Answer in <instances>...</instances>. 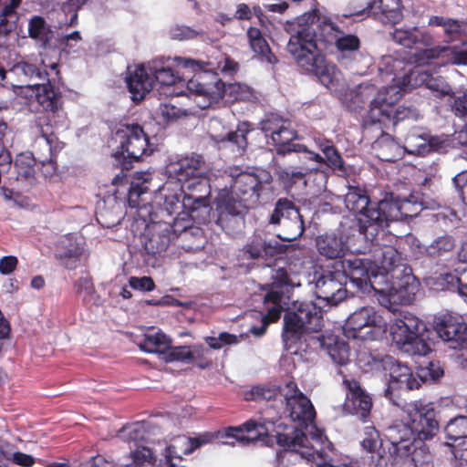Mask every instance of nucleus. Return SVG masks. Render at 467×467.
<instances>
[{
    "label": "nucleus",
    "mask_w": 467,
    "mask_h": 467,
    "mask_svg": "<svg viewBox=\"0 0 467 467\" xmlns=\"http://www.w3.org/2000/svg\"><path fill=\"white\" fill-rule=\"evenodd\" d=\"M297 24L300 28L291 35L286 46L287 52L301 69L316 76L322 85L327 88L334 86L337 67L327 60L317 47V41L326 45L334 44L341 30L329 19L321 18L317 9L297 17Z\"/></svg>",
    "instance_id": "1"
},
{
    "label": "nucleus",
    "mask_w": 467,
    "mask_h": 467,
    "mask_svg": "<svg viewBox=\"0 0 467 467\" xmlns=\"http://www.w3.org/2000/svg\"><path fill=\"white\" fill-rule=\"evenodd\" d=\"M406 415L408 425H397L389 428V439L395 452L400 449L410 451L411 438L416 435L420 440L431 439L439 431L436 410L431 402L418 400L410 402Z\"/></svg>",
    "instance_id": "2"
},
{
    "label": "nucleus",
    "mask_w": 467,
    "mask_h": 467,
    "mask_svg": "<svg viewBox=\"0 0 467 467\" xmlns=\"http://www.w3.org/2000/svg\"><path fill=\"white\" fill-rule=\"evenodd\" d=\"M345 205L356 216L358 231L365 240L375 242L386 234V219L380 201L372 202L365 189L350 186L345 195Z\"/></svg>",
    "instance_id": "3"
},
{
    "label": "nucleus",
    "mask_w": 467,
    "mask_h": 467,
    "mask_svg": "<svg viewBox=\"0 0 467 467\" xmlns=\"http://www.w3.org/2000/svg\"><path fill=\"white\" fill-rule=\"evenodd\" d=\"M115 140L119 146L113 154L117 166L121 169V177L116 175L112 180L113 184H118L126 175L124 171L132 168V163L140 161L143 155H150L153 149L150 147L149 136L139 124H125L115 132Z\"/></svg>",
    "instance_id": "4"
},
{
    "label": "nucleus",
    "mask_w": 467,
    "mask_h": 467,
    "mask_svg": "<svg viewBox=\"0 0 467 467\" xmlns=\"http://www.w3.org/2000/svg\"><path fill=\"white\" fill-rule=\"evenodd\" d=\"M401 99V93L398 87L389 86L379 90L369 103V109L366 116V121L374 125L379 124L380 128L397 126L404 120H416L419 117L418 110L413 107H396Z\"/></svg>",
    "instance_id": "5"
},
{
    "label": "nucleus",
    "mask_w": 467,
    "mask_h": 467,
    "mask_svg": "<svg viewBox=\"0 0 467 467\" xmlns=\"http://www.w3.org/2000/svg\"><path fill=\"white\" fill-rule=\"evenodd\" d=\"M323 327L322 308L313 302H301L284 315L282 338L287 349L292 348L306 333L319 332Z\"/></svg>",
    "instance_id": "6"
},
{
    "label": "nucleus",
    "mask_w": 467,
    "mask_h": 467,
    "mask_svg": "<svg viewBox=\"0 0 467 467\" xmlns=\"http://www.w3.org/2000/svg\"><path fill=\"white\" fill-rule=\"evenodd\" d=\"M187 89L192 95L202 98L203 101H197L200 108L205 109L213 103L223 99L225 103L233 104L236 101L250 100L253 89L241 83L225 84L216 76L211 82L201 81L199 78H191L187 82Z\"/></svg>",
    "instance_id": "7"
},
{
    "label": "nucleus",
    "mask_w": 467,
    "mask_h": 467,
    "mask_svg": "<svg viewBox=\"0 0 467 467\" xmlns=\"http://www.w3.org/2000/svg\"><path fill=\"white\" fill-rule=\"evenodd\" d=\"M149 69L155 81L161 87H172L184 82V74L189 72L211 71L214 67L211 62L187 57H158L149 63Z\"/></svg>",
    "instance_id": "8"
},
{
    "label": "nucleus",
    "mask_w": 467,
    "mask_h": 467,
    "mask_svg": "<svg viewBox=\"0 0 467 467\" xmlns=\"http://www.w3.org/2000/svg\"><path fill=\"white\" fill-rule=\"evenodd\" d=\"M423 323L411 315L396 318L389 325V335L396 347L409 355L425 356L431 348L420 333Z\"/></svg>",
    "instance_id": "9"
},
{
    "label": "nucleus",
    "mask_w": 467,
    "mask_h": 467,
    "mask_svg": "<svg viewBox=\"0 0 467 467\" xmlns=\"http://www.w3.org/2000/svg\"><path fill=\"white\" fill-rule=\"evenodd\" d=\"M387 332V321L371 306H363L352 313L343 326L348 338L377 340Z\"/></svg>",
    "instance_id": "10"
},
{
    "label": "nucleus",
    "mask_w": 467,
    "mask_h": 467,
    "mask_svg": "<svg viewBox=\"0 0 467 467\" xmlns=\"http://www.w3.org/2000/svg\"><path fill=\"white\" fill-rule=\"evenodd\" d=\"M260 129L267 138L268 144L275 148L277 155L285 156L293 151H306V146L293 143L297 132L290 119L276 113H270L260 122Z\"/></svg>",
    "instance_id": "11"
},
{
    "label": "nucleus",
    "mask_w": 467,
    "mask_h": 467,
    "mask_svg": "<svg viewBox=\"0 0 467 467\" xmlns=\"http://www.w3.org/2000/svg\"><path fill=\"white\" fill-rule=\"evenodd\" d=\"M390 36L396 44L419 51L417 54L418 62L424 63L431 59L438 58L443 53L450 50L448 47L444 46L431 47L433 44L432 36L428 31L422 30L418 26L395 28L390 33Z\"/></svg>",
    "instance_id": "12"
},
{
    "label": "nucleus",
    "mask_w": 467,
    "mask_h": 467,
    "mask_svg": "<svg viewBox=\"0 0 467 467\" xmlns=\"http://www.w3.org/2000/svg\"><path fill=\"white\" fill-rule=\"evenodd\" d=\"M150 222L146 224L140 239L142 246V256L147 265L155 266L158 259L165 254L171 239V223L155 221L150 212Z\"/></svg>",
    "instance_id": "13"
},
{
    "label": "nucleus",
    "mask_w": 467,
    "mask_h": 467,
    "mask_svg": "<svg viewBox=\"0 0 467 467\" xmlns=\"http://www.w3.org/2000/svg\"><path fill=\"white\" fill-rule=\"evenodd\" d=\"M183 189L182 198L183 209L193 213L197 223H206L210 220V200L211 186L208 178L202 175L196 179L181 184Z\"/></svg>",
    "instance_id": "14"
},
{
    "label": "nucleus",
    "mask_w": 467,
    "mask_h": 467,
    "mask_svg": "<svg viewBox=\"0 0 467 467\" xmlns=\"http://www.w3.org/2000/svg\"><path fill=\"white\" fill-rule=\"evenodd\" d=\"M274 432L273 436L275 438L276 444L283 448V451L278 453L279 457L284 453L291 456L299 455L307 462L315 460L317 451L309 445V440L301 429L293 425L278 423L275 427Z\"/></svg>",
    "instance_id": "15"
},
{
    "label": "nucleus",
    "mask_w": 467,
    "mask_h": 467,
    "mask_svg": "<svg viewBox=\"0 0 467 467\" xmlns=\"http://www.w3.org/2000/svg\"><path fill=\"white\" fill-rule=\"evenodd\" d=\"M284 219V227L287 230L277 237L285 242H293L300 238L305 232L303 216L299 208L295 202L287 198H279L269 217L268 223L273 225H279Z\"/></svg>",
    "instance_id": "16"
},
{
    "label": "nucleus",
    "mask_w": 467,
    "mask_h": 467,
    "mask_svg": "<svg viewBox=\"0 0 467 467\" xmlns=\"http://www.w3.org/2000/svg\"><path fill=\"white\" fill-rule=\"evenodd\" d=\"M346 276L336 263L323 269L315 282V294L329 306H337L347 298Z\"/></svg>",
    "instance_id": "17"
},
{
    "label": "nucleus",
    "mask_w": 467,
    "mask_h": 467,
    "mask_svg": "<svg viewBox=\"0 0 467 467\" xmlns=\"http://www.w3.org/2000/svg\"><path fill=\"white\" fill-rule=\"evenodd\" d=\"M335 263L344 272L346 282L349 279L358 291L376 290L371 278L378 276L379 265L371 259L351 255Z\"/></svg>",
    "instance_id": "18"
},
{
    "label": "nucleus",
    "mask_w": 467,
    "mask_h": 467,
    "mask_svg": "<svg viewBox=\"0 0 467 467\" xmlns=\"http://www.w3.org/2000/svg\"><path fill=\"white\" fill-rule=\"evenodd\" d=\"M382 216L386 219V229L393 221H404L418 216L423 209L422 198L418 193H410L400 198L393 192L380 200Z\"/></svg>",
    "instance_id": "19"
},
{
    "label": "nucleus",
    "mask_w": 467,
    "mask_h": 467,
    "mask_svg": "<svg viewBox=\"0 0 467 467\" xmlns=\"http://www.w3.org/2000/svg\"><path fill=\"white\" fill-rule=\"evenodd\" d=\"M433 329L453 349L467 348V324L456 313L446 312L434 317Z\"/></svg>",
    "instance_id": "20"
},
{
    "label": "nucleus",
    "mask_w": 467,
    "mask_h": 467,
    "mask_svg": "<svg viewBox=\"0 0 467 467\" xmlns=\"http://www.w3.org/2000/svg\"><path fill=\"white\" fill-rule=\"evenodd\" d=\"M272 182L273 178L268 172L261 175L243 172L234 179L233 189L237 197L250 207H254L264 194L272 192Z\"/></svg>",
    "instance_id": "21"
},
{
    "label": "nucleus",
    "mask_w": 467,
    "mask_h": 467,
    "mask_svg": "<svg viewBox=\"0 0 467 467\" xmlns=\"http://www.w3.org/2000/svg\"><path fill=\"white\" fill-rule=\"evenodd\" d=\"M66 119L65 113L39 114L34 120V128L38 137L35 140L34 149L46 150L44 159L52 150L60 151L65 143L58 140L56 130L61 126Z\"/></svg>",
    "instance_id": "22"
},
{
    "label": "nucleus",
    "mask_w": 467,
    "mask_h": 467,
    "mask_svg": "<svg viewBox=\"0 0 467 467\" xmlns=\"http://www.w3.org/2000/svg\"><path fill=\"white\" fill-rule=\"evenodd\" d=\"M61 81L57 63H51V73L48 79L44 82H36V99L43 109L42 114L64 113L62 94L58 85Z\"/></svg>",
    "instance_id": "23"
},
{
    "label": "nucleus",
    "mask_w": 467,
    "mask_h": 467,
    "mask_svg": "<svg viewBox=\"0 0 467 467\" xmlns=\"http://www.w3.org/2000/svg\"><path fill=\"white\" fill-rule=\"evenodd\" d=\"M167 173L183 184L205 174V160L196 152L180 156L167 165Z\"/></svg>",
    "instance_id": "24"
},
{
    "label": "nucleus",
    "mask_w": 467,
    "mask_h": 467,
    "mask_svg": "<svg viewBox=\"0 0 467 467\" xmlns=\"http://www.w3.org/2000/svg\"><path fill=\"white\" fill-rule=\"evenodd\" d=\"M343 385L347 389L343 404L344 410L366 420L373 405L371 397L362 389L358 380L348 379L345 375L343 376Z\"/></svg>",
    "instance_id": "25"
},
{
    "label": "nucleus",
    "mask_w": 467,
    "mask_h": 467,
    "mask_svg": "<svg viewBox=\"0 0 467 467\" xmlns=\"http://www.w3.org/2000/svg\"><path fill=\"white\" fill-rule=\"evenodd\" d=\"M373 365L382 364L385 369L389 370V380L388 386L404 387L406 391L417 389L420 387V382L413 377L410 367L404 365L389 356L385 358L371 357Z\"/></svg>",
    "instance_id": "26"
},
{
    "label": "nucleus",
    "mask_w": 467,
    "mask_h": 467,
    "mask_svg": "<svg viewBox=\"0 0 467 467\" xmlns=\"http://www.w3.org/2000/svg\"><path fill=\"white\" fill-rule=\"evenodd\" d=\"M288 245L261 234H254L244 248L251 259H272L286 253Z\"/></svg>",
    "instance_id": "27"
},
{
    "label": "nucleus",
    "mask_w": 467,
    "mask_h": 467,
    "mask_svg": "<svg viewBox=\"0 0 467 467\" xmlns=\"http://www.w3.org/2000/svg\"><path fill=\"white\" fill-rule=\"evenodd\" d=\"M214 204L218 212V223L223 226L224 219L228 216L244 217L248 209L251 208L242 199L237 197L235 193L223 188L219 190L214 199Z\"/></svg>",
    "instance_id": "28"
},
{
    "label": "nucleus",
    "mask_w": 467,
    "mask_h": 467,
    "mask_svg": "<svg viewBox=\"0 0 467 467\" xmlns=\"http://www.w3.org/2000/svg\"><path fill=\"white\" fill-rule=\"evenodd\" d=\"M125 79L134 102L144 99L152 89V79L143 66H137L133 69L129 67Z\"/></svg>",
    "instance_id": "29"
},
{
    "label": "nucleus",
    "mask_w": 467,
    "mask_h": 467,
    "mask_svg": "<svg viewBox=\"0 0 467 467\" xmlns=\"http://www.w3.org/2000/svg\"><path fill=\"white\" fill-rule=\"evenodd\" d=\"M380 236L379 235L375 242L369 240L366 242L370 244L369 252L373 253L374 257L372 261L379 265V269L382 268L389 273L400 265L401 254L394 246L381 244Z\"/></svg>",
    "instance_id": "30"
},
{
    "label": "nucleus",
    "mask_w": 467,
    "mask_h": 467,
    "mask_svg": "<svg viewBox=\"0 0 467 467\" xmlns=\"http://www.w3.org/2000/svg\"><path fill=\"white\" fill-rule=\"evenodd\" d=\"M57 257L67 269L76 268L83 249L75 234H68L60 238L57 244Z\"/></svg>",
    "instance_id": "31"
},
{
    "label": "nucleus",
    "mask_w": 467,
    "mask_h": 467,
    "mask_svg": "<svg viewBox=\"0 0 467 467\" xmlns=\"http://www.w3.org/2000/svg\"><path fill=\"white\" fill-rule=\"evenodd\" d=\"M286 410L293 421L298 422L300 427L307 428L315 423L316 410L311 400L306 395H299L297 399L286 403Z\"/></svg>",
    "instance_id": "32"
},
{
    "label": "nucleus",
    "mask_w": 467,
    "mask_h": 467,
    "mask_svg": "<svg viewBox=\"0 0 467 467\" xmlns=\"http://www.w3.org/2000/svg\"><path fill=\"white\" fill-rule=\"evenodd\" d=\"M226 429H234V431H227L229 439L237 441L243 443H249L262 440L264 437L268 436V429L265 423L258 422L254 420H248L239 426H230Z\"/></svg>",
    "instance_id": "33"
},
{
    "label": "nucleus",
    "mask_w": 467,
    "mask_h": 467,
    "mask_svg": "<svg viewBox=\"0 0 467 467\" xmlns=\"http://www.w3.org/2000/svg\"><path fill=\"white\" fill-rule=\"evenodd\" d=\"M246 36L249 46L257 59L272 65L278 62L276 56L272 52L268 42L259 28L250 26L247 29Z\"/></svg>",
    "instance_id": "34"
},
{
    "label": "nucleus",
    "mask_w": 467,
    "mask_h": 467,
    "mask_svg": "<svg viewBox=\"0 0 467 467\" xmlns=\"http://www.w3.org/2000/svg\"><path fill=\"white\" fill-rule=\"evenodd\" d=\"M37 155L32 152L18 154L14 161L15 179L22 183L32 185L36 182L35 166L37 162Z\"/></svg>",
    "instance_id": "35"
},
{
    "label": "nucleus",
    "mask_w": 467,
    "mask_h": 467,
    "mask_svg": "<svg viewBox=\"0 0 467 467\" xmlns=\"http://www.w3.org/2000/svg\"><path fill=\"white\" fill-rule=\"evenodd\" d=\"M428 25L430 26H442L447 42L459 40L466 36L467 22L440 16L430 17Z\"/></svg>",
    "instance_id": "36"
},
{
    "label": "nucleus",
    "mask_w": 467,
    "mask_h": 467,
    "mask_svg": "<svg viewBox=\"0 0 467 467\" xmlns=\"http://www.w3.org/2000/svg\"><path fill=\"white\" fill-rule=\"evenodd\" d=\"M374 17L383 24L396 25L403 19L400 0H376Z\"/></svg>",
    "instance_id": "37"
},
{
    "label": "nucleus",
    "mask_w": 467,
    "mask_h": 467,
    "mask_svg": "<svg viewBox=\"0 0 467 467\" xmlns=\"http://www.w3.org/2000/svg\"><path fill=\"white\" fill-rule=\"evenodd\" d=\"M231 431H234V429L222 428L215 431H205L199 434L197 437L189 438L187 440L189 446L183 450V452L189 454L202 445L213 442L234 445V441H230L229 433L227 432Z\"/></svg>",
    "instance_id": "38"
},
{
    "label": "nucleus",
    "mask_w": 467,
    "mask_h": 467,
    "mask_svg": "<svg viewBox=\"0 0 467 467\" xmlns=\"http://www.w3.org/2000/svg\"><path fill=\"white\" fill-rule=\"evenodd\" d=\"M159 195L163 199V210L168 215L171 216L179 209L183 210L182 198L184 193L181 185L166 182L159 189Z\"/></svg>",
    "instance_id": "39"
},
{
    "label": "nucleus",
    "mask_w": 467,
    "mask_h": 467,
    "mask_svg": "<svg viewBox=\"0 0 467 467\" xmlns=\"http://www.w3.org/2000/svg\"><path fill=\"white\" fill-rule=\"evenodd\" d=\"M317 249L323 257L339 259L344 256L347 246L342 239L335 234H325L317 238Z\"/></svg>",
    "instance_id": "40"
},
{
    "label": "nucleus",
    "mask_w": 467,
    "mask_h": 467,
    "mask_svg": "<svg viewBox=\"0 0 467 467\" xmlns=\"http://www.w3.org/2000/svg\"><path fill=\"white\" fill-rule=\"evenodd\" d=\"M337 60L351 59L359 52L361 41L355 34H348L341 30L334 43Z\"/></svg>",
    "instance_id": "41"
},
{
    "label": "nucleus",
    "mask_w": 467,
    "mask_h": 467,
    "mask_svg": "<svg viewBox=\"0 0 467 467\" xmlns=\"http://www.w3.org/2000/svg\"><path fill=\"white\" fill-rule=\"evenodd\" d=\"M275 174L279 184L286 192L290 191L297 182L306 183V176L308 174L307 168H296L293 166H277Z\"/></svg>",
    "instance_id": "42"
},
{
    "label": "nucleus",
    "mask_w": 467,
    "mask_h": 467,
    "mask_svg": "<svg viewBox=\"0 0 467 467\" xmlns=\"http://www.w3.org/2000/svg\"><path fill=\"white\" fill-rule=\"evenodd\" d=\"M427 135L421 128L413 127L404 138V150L410 155L425 156Z\"/></svg>",
    "instance_id": "43"
},
{
    "label": "nucleus",
    "mask_w": 467,
    "mask_h": 467,
    "mask_svg": "<svg viewBox=\"0 0 467 467\" xmlns=\"http://www.w3.org/2000/svg\"><path fill=\"white\" fill-rule=\"evenodd\" d=\"M171 340L162 332H148L139 344L140 348L148 353H159L165 355Z\"/></svg>",
    "instance_id": "44"
},
{
    "label": "nucleus",
    "mask_w": 467,
    "mask_h": 467,
    "mask_svg": "<svg viewBox=\"0 0 467 467\" xmlns=\"http://www.w3.org/2000/svg\"><path fill=\"white\" fill-rule=\"evenodd\" d=\"M13 71L18 76L24 75L29 79H36L44 82L50 77L51 64L49 66L43 64V67H39L29 62L20 61L14 65Z\"/></svg>",
    "instance_id": "45"
},
{
    "label": "nucleus",
    "mask_w": 467,
    "mask_h": 467,
    "mask_svg": "<svg viewBox=\"0 0 467 467\" xmlns=\"http://www.w3.org/2000/svg\"><path fill=\"white\" fill-rule=\"evenodd\" d=\"M28 35L46 47L52 39L53 32L42 16H35L29 20Z\"/></svg>",
    "instance_id": "46"
},
{
    "label": "nucleus",
    "mask_w": 467,
    "mask_h": 467,
    "mask_svg": "<svg viewBox=\"0 0 467 467\" xmlns=\"http://www.w3.org/2000/svg\"><path fill=\"white\" fill-rule=\"evenodd\" d=\"M249 131L248 124L243 122L237 126L236 130L229 131L225 136L218 139L217 141L227 143L229 146L233 147V149L236 148L238 153L242 154L248 145L247 134Z\"/></svg>",
    "instance_id": "47"
},
{
    "label": "nucleus",
    "mask_w": 467,
    "mask_h": 467,
    "mask_svg": "<svg viewBox=\"0 0 467 467\" xmlns=\"http://www.w3.org/2000/svg\"><path fill=\"white\" fill-rule=\"evenodd\" d=\"M280 395V388L276 386L254 385L244 392V399L247 401H269Z\"/></svg>",
    "instance_id": "48"
},
{
    "label": "nucleus",
    "mask_w": 467,
    "mask_h": 467,
    "mask_svg": "<svg viewBox=\"0 0 467 467\" xmlns=\"http://www.w3.org/2000/svg\"><path fill=\"white\" fill-rule=\"evenodd\" d=\"M455 247V239L452 235L443 234L435 238L424 248L426 255L437 258L451 252Z\"/></svg>",
    "instance_id": "49"
},
{
    "label": "nucleus",
    "mask_w": 467,
    "mask_h": 467,
    "mask_svg": "<svg viewBox=\"0 0 467 467\" xmlns=\"http://www.w3.org/2000/svg\"><path fill=\"white\" fill-rule=\"evenodd\" d=\"M327 351L334 363L345 366L349 362L350 348L348 343L335 337L333 342L327 344Z\"/></svg>",
    "instance_id": "50"
},
{
    "label": "nucleus",
    "mask_w": 467,
    "mask_h": 467,
    "mask_svg": "<svg viewBox=\"0 0 467 467\" xmlns=\"http://www.w3.org/2000/svg\"><path fill=\"white\" fill-rule=\"evenodd\" d=\"M193 213L189 210L183 209L177 213V216L172 218L171 223V239L174 240L182 233L192 227L193 223H197V219L192 216Z\"/></svg>",
    "instance_id": "51"
},
{
    "label": "nucleus",
    "mask_w": 467,
    "mask_h": 467,
    "mask_svg": "<svg viewBox=\"0 0 467 467\" xmlns=\"http://www.w3.org/2000/svg\"><path fill=\"white\" fill-rule=\"evenodd\" d=\"M284 310L283 306H271L267 308L265 315H261V325L253 326L250 327L249 332L255 336H263L271 323L276 322Z\"/></svg>",
    "instance_id": "52"
},
{
    "label": "nucleus",
    "mask_w": 467,
    "mask_h": 467,
    "mask_svg": "<svg viewBox=\"0 0 467 467\" xmlns=\"http://www.w3.org/2000/svg\"><path fill=\"white\" fill-rule=\"evenodd\" d=\"M266 285L267 286L283 290L288 294H291L295 287V284L288 271L285 267L273 269L271 274V283Z\"/></svg>",
    "instance_id": "53"
},
{
    "label": "nucleus",
    "mask_w": 467,
    "mask_h": 467,
    "mask_svg": "<svg viewBox=\"0 0 467 467\" xmlns=\"http://www.w3.org/2000/svg\"><path fill=\"white\" fill-rule=\"evenodd\" d=\"M363 439L360 441V445L362 449L372 454V458L374 457L373 454L377 453L379 455V451L381 448V441L379 439V432L374 426H367L364 429L363 432Z\"/></svg>",
    "instance_id": "54"
},
{
    "label": "nucleus",
    "mask_w": 467,
    "mask_h": 467,
    "mask_svg": "<svg viewBox=\"0 0 467 467\" xmlns=\"http://www.w3.org/2000/svg\"><path fill=\"white\" fill-rule=\"evenodd\" d=\"M376 0H351L348 5V16H374Z\"/></svg>",
    "instance_id": "55"
},
{
    "label": "nucleus",
    "mask_w": 467,
    "mask_h": 467,
    "mask_svg": "<svg viewBox=\"0 0 467 467\" xmlns=\"http://www.w3.org/2000/svg\"><path fill=\"white\" fill-rule=\"evenodd\" d=\"M448 441L467 436V417L459 416L451 420L444 429Z\"/></svg>",
    "instance_id": "56"
},
{
    "label": "nucleus",
    "mask_w": 467,
    "mask_h": 467,
    "mask_svg": "<svg viewBox=\"0 0 467 467\" xmlns=\"http://www.w3.org/2000/svg\"><path fill=\"white\" fill-rule=\"evenodd\" d=\"M424 82L426 88H428L435 98L441 99L445 96H451L453 93L451 86L441 76L428 77L424 79Z\"/></svg>",
    "instance_id": "57"
},
{
    "label": "nucleus",
    "mask_w": 467,
    "mask_h": 467,
    "mask_svg": "<svg viewBox=\"0 0 467 467\" xmlns=\"http://www.w3.org/2000/svg\"><path fill=\"white\" fill-rule=\"evenodd\" d=\"M58 152L59 151L52 150L50 154L47 155L46 159H44V157L41 156H45L46 150H42V149L35 150V154L37 155V162L41 164V171L46 178L52 177L53 175L56 174L57 171L56 158Z\"/></svg>",
    "instance_id": "58"
},
{
    "label": "nucleus",
    "mask_w": 467,
    "mask_h": 467,
    "mask_svg": "<svg viewBox=\"0 0 467 467\" xmlns=\"http://www.w3.org/2000/svg\"><path fill=\"white\" fill-rule=\"evenodd\" d=\"M146 183V181L141 182H132L129 189L128 204L130 208H138L139 212H140L142 209H148L147 204H140L141 195L146 193L149 189Z\"/></svg>",
    "instance_id": "59"
},
{
    "label": "nucleus",
    "mask_w": 467,
    "mask_h": 467,
    "mask_svg": "<svg viewBox=\"0 0 467 467\" xmlns=\"http://www.w3.org/2000/svg\"><path fill=\"white\" fill-rule=\"evenodd\" d=\"M74 290L76 294L82 296L84 305L88 304L95 293L92 278L88 275L80 276L74 282Z\"/></svg>",
    "instance_id": "60"
},
{
    "label": "nucleus",
    "mask_w": 467,
    "mask_h": 467,
    "mask_svg": "<svg viewBox=\"0 0 467 467\" xmlns=\"http://www.w3.org/2000/svg\"><path fill=\"white\" fill-rule=\"evenodd\" d=\"M191 362H194L196 367L204 369L213 365L211 352L202 345H193L191 347Z\"/></svg>",
    "instance_id": "61"
},
{
    "label": "nucleus",
    "mask_w": 467,
    "mask_h": 467,
    "mask_svg": "<svg viewBox=\"0 0 467 467\" xmlns=\"http://www.w3.org/2000/svg\"><path fill=\"white\" fill-rule=\"evenodd\" d=\"M166 362L180 361L184 363L191 362V347L189 346H178L171 347L170 344L169 348L166 350L164 355Z\"/></svg>",
    "instance_id": "62"
},
{
    "label": "nucleus",
    "mask_w": 467,
    "mask_h": 467,
    "mask_svg": "<svg viewBox=\"0 0 467 467\" xmlns=\"http://www.w3.org/2000/svg\"><path fill=\"white\" fill-rule=\"evenodd\" d=\"M403 389L405 390L404 387L387 386L384 389V397L388 399L390 403L401 409V410L406 413L410 402H407L406 400L401 397V390Z\"/></svg>",
    "instance_id": "63"
},
{
    "label": "nucleus",
    "mask_w": 467,
    "mask_h": 467,
    "mask_svg": "<svg viewBox=\"0 0 467 467\" xmlns=\"http://www.w3.org/2000/svg\"><path fill=\"white\" fill-rule=\"evenodd\" d=\"M18 15L5 8L0 13V36H6L16 27Z\"/></svg>",
    "instance_id": "64"
}]
</instances>
